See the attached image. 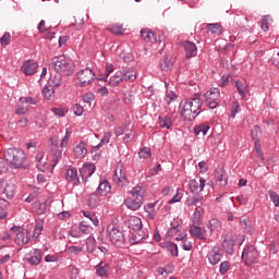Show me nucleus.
Masks as SVG:
<instances>
[{"label":"nucleus","instance_id":"60","mask_svg":"<svg viewBox=\"0 0 279 279\" xmlns=\"http://www.w3.org/2000/svg\"><path fill=\"white\" fill-rule=\"evenodd\" d=\"M82 100L84 101V104H93V101H95V94L87 93L83 95Z\"/></svg>","mask_w":279,"mask_h":279},{"label":"nucleus","instance_id":"20","mask_svg":"<svg viewBox=\"0 0 279 279\" xmlns=\"http://www.w3.org/2000/svg\"><path fill=\"white\" fill-rule=\"evenodd\" d=\"M189 189H190L191 193H197V191L199 193H202V191H204V189H206V179L201 178L199 182H197V180H195V179L190 180Z\"/></svg>","mask_w":279,"mask_h":279},{"label":"nucleus","instance_id":"39","mask_svg":"<svg viewBox=\"0 0 279 279\" xmlns=\"http://www.w3.org/2000/svg\"><path fill=\"white\" fill-rule=\"evenodd\" d=\"M208 130H210L209 125L201 124L194 128V134L195 136H205L206 134H208Z\"/></svg>","mask_w":279,"mask_h":279},{"label":"nucleus","instance_id":"16","mask_svg":"<svg viewBox=\"0 0 279 279\" xmlns=\"http://www.w3.org/2000/svg\"><path fill=\"white\" fill-rule=\"evenodd\" d=\"M21 71L24 73V75H35V73L38 71V62L34 60H26L22 64Z\"/></svg>","mask_w":279,"mask_h":279},{"label":"nucleus","instance_id":"6","mask_svg":"<svg viewBox=\"0 0 279 279\" xmlns=\"http://www.w3.org/2000/svg\"><path fill=\"white\" fill-rule=\"evenodd\" d=\"M205 102L211 110H215L220 104L221 92L218 87L210 88L204 94Z\"/></svg>","mask_w":279,"mask_h":279},{"label":"nucleus","instance_id":"62","mask_svg":"<svg viewBox=\"0 0 279 279\" xmlns=\"http://www.w3.org/2000/svg\"><path fill=\"white\" fill-rule=\"evenodd\" d=\"M112 34H123V26L114 24L113 26L108 28Z\"/></svg>","mask_w":279,"mask_h":279},{"label":"nucleus","instance_id":"10","mask_svg":"<svg viewBox=\"0 0 279 279\" xmlns=\"http://www.w3.org/2000/svg\"><path fill=\"white\" fill-rule=\"evenodd\" d=\"M242 258L245 265H254L258 260V251L254 246H246L242 252Z\"/></svg>","mask_w":279,"mask_h":279},{"label":"nucleus","instance_id":"11","mask_svg":"<svg viewBox=\"0 0 279 279\" xmlns=\"http://www.w3.org/2000/svg\"><path fill=\"white\" fill-rule=\"evenodd\" d=\"M112 180L117 185L121 186V189H123V187L128 186V184H130V180L128 179V175L125 174V171L123 170V167L116 168Z\"/></svg>","mask_w":279,"mask_h":279},{"label":"nucleus","instance_id":"29","mask_svg":"<svg viewBox=\"0 0 279 279\" xmlns=\"http://www.w3.org/2000/svg\"><path fill=\"white\" fill-rule=\"evenodd\" d=\"M141 35H142L143 40H145V43H157L158 41L156 34L148 28H143L141 31Z\"/></svg>","mask_w":279,"mask_h":279},{"label":"nucleus","instance_id":"40","mask_svg":"<svg viewBox=\"0 0 279 279\" xmlns=\"http://www.w3.org/2000/svg\"><path fill=\"white\" fill-rule=\"evenodd\" d=\"M45 158V153L44 151H39L37 153L35 160H36V167L39 171H45V165L46 162L43 161V159Z\"/></svg>","mask_w":279,"mask_h":279},{"label":"nucleus","instance_id":"14","mask_svg":"<svg viewBox=\"0 0 279 279\" xmlns=\"http://www.w3.org/2000/svg\"><path fill=\"white\" fill-rule=\"evenodd\" d=\"M51 142V151H52V168L62 160V147L58 145V142L53 141V137L50 138Z\"/></svg>","mask_w":279,"mask_h":279},{"label":"nucleus","instance_id":"51","mask_svg":"<svg viewBox=\"0 0 279 279\" xmlns=\"http://www.w3.org/2000/svg\"><path fill=\"white\" fill-rule=\"evenodd\" d=\"M208 32H211V34H221V25L219 23L216 24H208L207 25Z\"/></svg>","mask_w":279,"mask_h":279},{"label":"nucleus","instance_id":"64","mask_svg":"<svg viewBox=\"0 0 279 279\" xmlns=\"http://www.w3.org/2000/svg\"><path fill=\"white\" fill-rule=\"evenodd\" d=\"M270 199L276 207L279 206V196L276 194V192H270Z\"/></svg>","mask_w":279,"mask_h":279},{"label":"nucleus","instance_id":"25","mask_svg":"<svg viewBox=\"0 0 279 279\" xmlns=\"http://www.w3.org/2000/svg\"><path fill=\"white\" fill-rule=\"evenodd\" d=\"M110 271V264L106 262H100L96 266V276L99 278H108V272Z\"/></svg>","mask_w":279,"mask_h":279},{"label":"nucleus","instance_id":"17","mask_svg":"<svg viewBox=\"0 0 279 279\" xmlns=\"http://www.w3.org/2000/svg\"><path fill=\"white\" fill-rule=\"evenodd\" d=\"M124 206L129 210H138L143 206V196H130L124 201Z\"/></svg>","mask_w":279,"mask_h":279},{"label":"nucleus","instance_id":"45","mask_svg":"<svg viewBox=\"0 0 279 279\" xmlns=\"http://www.w3.org/2000/svg\"><path fill=\"white\" fill-rule=\"evenodd\" d=\"M78 230L83 234H90V232L93 231V227H90V223H88L87 220H83L78 226Z\"/></svg>","mask_w":279,"mask_h":279},{"label":"nucleus","instance_id":"7","mask_svg":"<svg viewBox=\"0 0 279 279\" xmlns=\"http://www.w3.org/2000/svg\"><path fill=\"white\" fill-rule=\"evenodd\" d=\"M11 230L15 234L14 243L20 245V247L27 245V243H32L29 231L23 229V227H12Z\"/></svg>","mask_w":279,"mask_h":279},{"label":"nucleus","instance_id":"54","mask_svg":"<svg viewBox=\"0 0 279 279\" xmlns=\"http://www.w3.org/2000/svg\"><path fill=\"white\" fill-rule=\"evenodd\" d=\"M53 87L45 86L43 88V96L45 97V99H51V97H53Z\"/></svg>","mask_w":279,"mask_h":279},{"label":"nucleus","instance_id":"4","mask_svg":"<svg viewBox=\"0 0 279 279\" xmlns=\"http://www.w3.org/2000/svg\"><path fill=\"white\" fill-rule=\"evenodd\" d=\"M4 158L10 162L12 169H23L25 167V160H27V155L23 149L9 148L4 153Z\"/></svg>","mask_w":279,"mask_h":279},{"label":"nucleus","instance_id":"5","mask_svg":"<svg viewBox=\"0 0 279 279\" xmlns=\"http://www.w3.org/2000/svg\"><path fill=\"white\" fill-rule=\"evenodd\" d=\"M77 86L86 88L95 82V72L90 68H85L76 73Z\"/></svg>","mask_w":279,"mask_h":279},{"label":"nucleus","instance_id":"32","mask_svg":"<svg viewBox=\"0 0 279 279\" xmlns=\"http://www.w3.org/2000/svg\"><path fill=\"white\" fill-rule=\"evenodd\" d=\"M216 181L219 182L220 186H227L228 184V175L223 169H219L216 171Z\"/></svg>","mask_w":279,"mask_h":279},{"label":"nucleus","instance_id":"12","mask_svg":"<svg viewBox=\"0 0 279 279\" xmlns=\"http://www.w3.org/2000/svg\"><path fill=\"white\" fill-rule=\"evenodd\" d=\"M0 189L8 199H12L16 193V185L5 179H0Z\"/></svg>","mask_w":279,"mask_h":279},{"label":"nucleus","instance_id":"58","mask_svg":"<svg viewBox=\"0 0 279 279\" xmlns=\"http://www.w3.org/2000/svg\"><path fill=\"white\" fill-rule=\"evenodd\" d=\"M68 252H69L70 254H75V255L82 254V252H84V247H82V246H76V245H72V246H69V247H68Z\"/></svg>","mask_w":279,"mask_h":279},{"label":"nucleus","instance_id":"28","mask_svg":"<svg viewBox=\"0 0 279 279\" xmlns=\"http://www.w3.org/2000/svg\"><path fill=\"white\" fill-rule=\"evenodd\" d=\"M74 154L75 157L78 158V160H82V158L86 157V154H88V149L86 148V143L81 142L78 145L74 147Z\"/></svg>","mask_w":279,"mask_h":279},{"label":"nucleus","instance_id":"48","mask_svg":"<svg viewBox=\"0 0 279 279\" xmlns=\"http://www.w3.org/2000/svg\"><path fill=\"white\" fill-rule=\"evenodd\" d=\"M239 112H241V105L239 104V101H233L231 106V113L229 116L230 119H235Z\"/></svg>","mask_w":279,"mask_h":279},{"label":"nucleus","instance_id":"53","mask_svg":"<svg viewBox=\"0 0 279 279\" xmlns=\"http://www.w3.org/2000/svg\"><path fill=\"white\" fill-rule=\"evenodd\" d=\"M32 210L37 215H43V203H40V201H35L32 205Z\"/></svg>","mask_w":279,"mask_h":279},{"label":"nucleus","instance_id":"30","mask_svg":"<svg viewBox=\"0 0 279 279\" xmlns=\"http://www.w3.org/2000/svg\"><path fill=\"white\" fill-rule=\"evenodd\" d=\"M159 125L163 130H171L173 128V120L169 116L159 117Z\"/></svg>","mask_w":279,"mask_h":279},{"label":"nucleus","instance_id":"61","mask_svg":"<svg viewBox=\"0 0 279 279\" xmlns=\"http://www.w3.org/2000/svg\"><path fill=\"white\" fill-rule=\"evenodd\" d=\"M232 77V75L228 74V75H222L219 86H221L222 88H226V86H228V84H230V78Z\"/></svg>","mask_w":279,"mask_h":279},{"label":"nucleus","instance_id":"46","mask_svg":"<svg viewBox=\"0 0 279 279\" xmlns=\"http://www.w3.org/2000/svg\"><path fill=\"white\" fill-rule=\"evenodd\" d=\"M240 223H241L242 228H244V230H246V232H248V234H252V232H254V227L252 226V221H250V219L241 218Z\"/></svg>","mask_w":279,"mask_h":279},{"label":"nucleus","instance_id":"2","mask_svg":"<svg viewBox=\"0 0 279 279\" xmlns=\"http://www.w3.org/2000/svg\"><path fill=\"white\" fill-rule=\"evenodd\" d=\"M51 69L56 71L59 75H63L65 77H69V75H73L75 73V63L71 58L59 54L51 59L50 63Z\"/></svg>","mask_w":279,"mask_h":279},{"label":"nucleus","instance_id":"31","mask_svg":"<svg viewBox=\"0 0 279 279\" xmlns=\"http://www.w3.org/2000/svg\"><path fill=\"white\" fill-rule=\"evenodd\" d=\"M110 138H112V133L106 132L100 140V143L93 147V151H99L104 145H108V143H110Z\"/></svg>","mask_w":279,"mask_h":279},{"label":"nucleus","instance_id":"33","mask_svg":"<svg viewBox=\"0 0 279 279\" xmlns=\"http://www.w3.org/2000/svg\"><path fill=\"white\" fill-rule=\"evenodd\" d=\"M136 136V131H134V126L132 124H129L126 131H124L123 141L124 143H131V141H134Z\"/></svg>","mask_w":279,"mask_h":279},{"label":"nucleus","instance_id":"44","mask_svg":"<svg viewBox=\"0 0 279 279\" xmlns=\"http://www.w3.org/2000/svg\"><path fill=\"white\" fill-rule=\"evenodd\" d=\"M82 214L83 216H85L86 219H88V221L93 223V226H95L96 228L97 226H99V219L97 218V215L86 210H83Z\"/></svg>","mask_w":279,"mask_h":279},{"label":"nucleus","instance_id":"27","mask_svg":"<svg viewBox=\"0 0 279 279\" xmlns=\"http://www.w3.org/2000/svg\"><path fill=\"white\" fill-rule=\"evenodd\" d=\"M190 234L191 236H193L194 239H198L199 241H204L205 239L204 230L202 229V227H199V225H192L190 227Z\"/></svg>","mask_w":279,"mask_h":279},{"label":"nucleus","instance_id":"8","mask_svg":"<svg viewBox=\"0 0 279 279\" xmlns=\"http://www.w3.org/2000/svg\"><path fill=\"white\" fill-rule=\"evenodd\" d=\"M38 104V99L34 97H21L19 99L17 109L15 110V114H27V111L32 106H36Z\"/></svg>","mask_w":279,"mask_h":279},{"label":"nucleus","instance_id":"13","mask_svg":"<svg viewBox=\"0 0 279 279\" xmlns=\"http://www.w3.org/2000/svg\"><path fill=\"white\" fill-rule=\"evenodd\" d=\"M26 263L28 265L38 266L39 263H43V251L38 248H33L26 254Z\"/></svg>","mask_w":279,"mask_h":279},{"label":"nucleus","instance_id":"3","mask_svg":"<svg viewBox=\"0 0 279 279\" xmlns=\"http://www.w3.org/2000/svg\"><path fill=\"white\" fill-rule=\"evenodd\" d=\"M136 81V71L132 69H122L117 71L114 75L107 78L108 86L111 88H119L123 82H135Z\"/></svg>","mask_w":279,"mask_h":279},{"label":"nucleus","instance_id":"43","mask_svg":"<svg viewBox=\"0 0 279 279\" xmlns=\"http://www.w3.org/2000/svg\"><path fill=\"white\" fill-rule=\"evenodd\" d=\"M204 199V196L202 195H190L186 198V205L187 206H197V204H199V202H202Z\"/></svg>","mask_w":279,"mask_h":279},{"label":"nucleus","instance_id":"36","mask_svg":"<svg viewBox=\"0 0 279 279\" xmlns=\"http://www.w3.org/2000/svg\"><path fill=\"white\" fill-rule=\"evenodd\" d=\"M207 227H209V230H211V233L215 234V232L221 231V222L217 220V218H213L208 221Z\"/></svg>","mask_w":279,"mask_h":279},{"label":"nucleus","instance_id":"55","mask_svg":"<svg viewBox=\"0 0 279 279\" xmlns=\"http://www.w3.org/2000/svg\"><path fill=\"white\" fill-rule=\"evenodd\" d=\"M143 239H145V236L141 234V231H135V233L131 238V243H133V245H136V243H141Z\"/></svg>","mask_w":279,"mask_h":279},{"label":"nucleus","instance_id":"57","mask_svg":"<svg viewBox=\"0 0 279 279\" xmlns=\"http://www.w3.org/2000/svg\"><path fill=\"white\" fill-rule=\"evenodd\" d=\"M71 138V132L69 131V129L65 130V135L64 137L61 140V143L59 146H61L62 148L66 147L69 145V140Z\"/></svg>","mask_w":279,"mask_h":279},{"label":"nucleus","instance_id":"34","mask_svg":"<svg viewBox=\"0 0 279 279\" xmlns=\"http://www.w3.org/2000/svg\"><path fill=\"white\" fill-rule=\"evenodd\" d=\"M161 247H166L168 252H170L171 256L174 258H178L179 253H178V244L173 242H166L165 244H161Z\"/></svg>","mask_w":279,"mask_h":279},{"label":"nucleus","instance_id":"19","mask_svg":"<svg viewBox=\"0 0 279 279\" xmlns=\"http://www.w3.org/2000/svg\"><path fill=\"white\" fill-rule=\"evenodd\" d=\"M184 49L185 58L191 59L197 56V45L193 41L185 40L182 43Z\"/></svg>","mask_w":279,"mask_h":279},{"label":"nucleus","instance_id":"18","mask_svg":"<svg viewBox=\"0 0 279 279\" xmlns=\"http://www.w3.org/2000/svg\"><path fill=\"white\" fill-rule=\"evenodd\" d=\"M95 170V163H84L83 167L80 168L81 178L85 184L88 182V178L93 177Z\"/></svg>","mask_w":279,"mask_h":279},{"label":"nucleus","instance_id":"22","mask_svg":"<svg viewBox=\"0 0 279 279\" xmlns=\"http://www.w3.org/2000/svg\"><path fill=\"white\" fill-rule=\"evenodd\" d=\"M65 180L73 184V186H77L80 184V175H77V168H69L65 173Z\"/></svg>","mask_w":279,"mask_h":279},{"label":"nucleus","instance_id":"49","mask_svg":"<svg viewBox=\"0 0 279 279\" xmlns=\"http://www.w3.org/2000/svg\"><path fill=\"white\" fill-rule=\"evenodd\" d=\"M130 128V122L124 123L120 126H117L113 129V133L116 134V136H123V134H125L126 129Z\"/></svg>","mask_w":279,"mask_h":279},{"label":"nucleus","instance_id":"1","mask_svg":"<svg viewBox=\"0 0 279 279\" xmlns=\"http://www.w3.org/2000/svg\"><path fill=\"white\" fill-rule=\"evenodd\" d=\"M180 114L185 121H193L202 112V98H187L180 102Z\"/></svg>","mask_w":279,"mask_h":279},{"label":"nucleus","instance_id":"9","mask_svg":"<svg viewBox=\"0 0 279 279\" xmlns=\"http://www.w3.org/2000/svg\"><path fill=\"white\" fill-rule=\"evenodd\" d=\"M109 239L113 245H123L125 243V234L118 227L111 226L108 228Z\"/></svg>","mask_w":279,"mask_h":279},{"label":"nucleus","instance_id":"56","mask_svg":"<svg viewBox=\"0 0 279 279\" xmlns=\"http://www.w3.org/2000/svg\"><path fill=\"white\" fill-rule=\"evenodd\" d=\"M140 158H143L144 160L147 158H151V150L147 147H144L138 153Z\"/></svg>","mask_w":279,"mask_h":279},{"label":"nucleus","instance_id":"59","mask_svg":"<svg viewBox=\"0 0 279 279\" xmlns=\"http://www.w3.org/2000/svg\"><path fill=\"white\" fill-rule=\"evenodd\" d=\"M11 39H12V35H10V33H4L3 36L0 38V43L4 47H8V45H10Z\"/></svg>","mask_w":279,"mask_h":279},{"label":"nucleus","instance_id":"24","mask_svg":"<svg viewBox=\"0 0 279 279\" xmlns=\"http://www.w3.org/2000/svg\"><path fill=\"white\" fill-rule=\"evenodd\" d=\"M235 88L241 97V99H245L247 97V93H250V86L245 81H235Z\"/></svg>","mask_w":279,"mask_h":279},{"label":"nucleus","instance_id":"50","mask_svg":"<svg viewBox=\"0 0 279 279\" xmlns=\"http://www.w3.org/2000/svg\"><path fill=\"white\" fill-rule=\"evenodd\" d=\"M113 72H114V65L112 63H107L105 77L99 78L100 82H108V77H110V73H113Z\"/></svg>","mask_w":279,"mask_h":279},{"label":"nucleus","instance_id":"52","mask_svg":"<svg viewBox=\"0 0 279 279\" xmlns=\"http://www.w3.org/2000/svg\"><path fill=\"white\" fill-rule=\"evenodd\" d=\"M228 271H230V262L225 260L220 264L219 274H221V276H226Z\"/></svg>","mask_w":279,"mask_h":279},{"label":"nucleus","instance_id":"38","mask_svg":"<svg viewBox=\"0 0 279 279\" xmlns=\"http://www.w3.org/2000/svg\"><path fill=\"white\" fill-rule=\"evenodd\" d=\"M85 245H86V251L89 254H93V252H95V250L97 248V240H95L93 236H88L85 240Z\"/></svg>","mask_w":279,"mask_h":279},{"label":"nucleus","instance_id":"26","mask_svg":"<svg viewBox=\"0 0 279 279\" xmlns=\"http://www.w3.org/2000/svg\"><path fill=\"white\" fill-rule=\"evenodd\" d=\"M129 228L134 232H141L143 230V220L137 216H131L129 218Z\"/></svg>","mask_w":279,"mask_h":279},{"label":"nucleus","instance_id":"35","mask_svg":"<svg viewBox=\"0 0 279 279\" xmlns=\"http://www.w3.org/2000/svg\"><path fill=\"white\" fill-rule=\"evenodd\" d=\"M222 247L226 251V253L229 254V256H231V254H234V240L225 239L222 242Z\"/></svg>","mask_w":279,"mask_h":279},{"label":"nucleus","instance_id":"63","mask_svg":"<svg viewBox=\"0 0 279 279\" xmlns=\"http://www.w3.org/2000/svg\"><path fill=\"white\" fill-rule=\"evenodd\" d=\"M203 235L205 236L204 241H208V239L213 236V231L209 229L208 225L203 228Z\"/></svg>","mask_w":279,"mask_h":279},{"label":"nucleus","instance_id":"47","mask_svg":"<svg viewBox=\"0 0 279 279\" xmlns=\"http://www.w3.org/2000/svg\"><path fill=\"white\" fill-rule=\"evenodd\" d=\"M48 84L53 88H58L59 86H62V76L60 75L50 76Z\"/></svg>","mask_w":279,"mask_h":279},{"label":"nucleus","instance_id":"42","mask_svg":"<svg viewBox=\"0 0 279 279\" xmlns=\"http://www.w3.org/2000/svg\"><path fill=\"white\" fill-rule=\"evenodd\" d=\"M154 208H156V203H149L144 206V210L147 213L148 219H156V210Z\"/></svg>","mask_w":279,"mask_h":279},{"label":"nucleus","instance_id":"41","mask_svg":"<svg viewBox=\"0 0 279 279\" xmlns=\"http://www.w3.org/2000/svg\"><path fill=\"white\" fill-rule=\"evenodd\" d=\"M173 63L171 62V58L165 56L160 61L161 71H171Z\"/></svg>","mask_w":279,"mask_h":279},{"label":"nucleus","instance_id":"23","mask_svg":"<svg viewBox=\"0 0 279 279\" xmlns=\"http://www.w3.org/2000/svg\"><path fill=\"white\" fill-rule=\"evenodd\" d=\"M111 192L112 186L110 185V182H108V180H102L96 190V193H98L100 197H106V195H108Z\"/></svg>","mask_w":279,"mask_h":279},{"label":"nucleus","instance_id":"21","mask_svg":"<svg viewBox=\"0 0 279 279\" xmlns=\"http://www.w3.org/2000/svg\"><path fill=\"white\" fill-rule=\"evenodd\" d=\"M104 196L98 194L97 192H94L89 195L88 201H87V206L92 209L95 210V208H99L101 204L104 203L102 199Z\"/></svg>","mask_w":279,"mask_h":279},{"label":"nucleus","instance_id":"37","mask_svg":"<svg viewBox=\"0 0 279 279\" xmlns=\"http://www.w3.org/2000/svg\"><path fill=\"white\" fill-rule=\"evenodd\" d=\"M204 216V208L196 207L194 214H193V223L196 226H202V217Z\"/></svg>","mask_w":279,"mask_h":279},{"label":"nucleus","instance_id":"15","mask_svg":"<svg viewBox=\"0 0 279 279\" xmlns=\"http://www.w3.org/2000/svg\"><path fill=\"white\" fill-rule=\"evenodd\" d=\"M223 253H221V248L219 246H214L207 254V258L209 260V265H219L221 263V257Z\"/></svg>","mask_w":279,"mask_h":279}]
</instances>
